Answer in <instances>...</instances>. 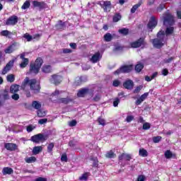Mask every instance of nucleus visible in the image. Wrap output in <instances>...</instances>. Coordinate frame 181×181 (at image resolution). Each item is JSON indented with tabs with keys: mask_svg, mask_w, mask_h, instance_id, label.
<instances>
[{
	"mask_svg": "<svg viewBox=\"0 0 181 181\" xmlns=\"http://www.w3.org/2000/svg\"><path fill=\"white\" fill-rule=\"evenodd\" d=\"M12 100H14V101H18L19 100V94L18 93H13L11 95Z\"/></svg>",
	"mask_w": 181,
	"mask_h": 181,
	"instance_id": "6e6d98bb",
	"label": "nucleus"
},
{
	"mask_svg": "<svg viewBox=\"0 0 181 181\" xmlns=\"http://www.w3.org/2000/svg\"><path fill=\"white\" fill-rule=\"evenodd\" d=\"M137 181H145V175H140L137 177Z\"/></svg>",
	"mask_w": 181,
	"mask_h": 181,
	"instance_id": "774afa93",
	"label": "nucleus"
},
{
	"mask_svg": "<svg viewBox=\"0 0 181 181\" xmlns=\"http://www.w3.org/2000/svg\"><path fill=\"white\" fill-rule=\"evenodd\" d=\"M121 81L118 79L114 80L112 83L113 87H119Z\"/></svg>",
	"mask_w": 181,
	"mask_h": 181,
	"instance_id": "864d4df0",
	"label": "nucleus"
},
{
	"mask_svg": "<svg viewBox=\"0 0 181 181\" xmlns=\"http://www.w3.org/2000/svg\"><path fill=\"white\" fill-rule=\"evenodd\" d=\"M13 67V61H9L2 70V74H6Z\"/></svg>",
	"mask_w": 181,
	"mask_h": 181,
	"instance_id": "6ab92c4d",
	"label": "nucleus"
},
{
	"mask_svg": "<svg viewBox=\"0 0 181 181\" xmlns=\"http://www.w3.org/2000/svg\"><path fill=\"white\" fill-rule=\"evenodd\" d=\"M142 88H144L142 85L136 86V88L133 90L134 94H139Z\"/></svg>",
	"mask_w": 181,
	"mask_h": 181,
	"instance_id": "a18cd8bd",
	"label": "nucleus"
},
{
	"mask_svg": "<svg viewBox=\"0 0 181 181\" xmlns=\"http://www.w3.org/2000/svg\"><path fill=\"white\" fill-rule=\"evenodd\" d=\"M119 33L123 35V36H127L129 34V29L123 28L119 30Z\"/></svg>",
	"mask_w": 181,
	"mask_h": 181,
	"instance_id": "e433bc0d",
	"label": "nucleus"
},
{
	"mask_svg": "<svg viewBox=\"0 0 181 181\" xmlns=\"http://www.w3.org/2000/svg\"><path fill=\"white\" fill-rule=\"evenodd\" d=\"M146 45V41L145 40V37H141L136 41L132 42L130 43V46L132 49H139V47H141V49H145Z\"/></svg>",
	"mask_w": 181,
	"mask_h": 181,
	"instance_id": "7ed1b4c3",
	"label": "nucleus"
},
{
	"mask_svg": "<svg viewBox=\"0 0 181 181\" xmlns=\"http://www.w3.org/2000/svg\"><path fill=\"white\" fill-rule=\"evenodd\" d=\"M53 148H54V143H50L47 146V152L48 153H52L53 152Z\"/></svg>",
	"mask_w": 181,
	"mask_h": 181,
	"instance_id": "37998d69",
	"label": "nucleus"
},
{
	"mask_svg": "<svg viewBox=\"0 0 181 181\" xmlns=\"http://www.w3.org/2000/svg\"><path fill=\"white\" fill-rule=\"evenodd\" d=\"M29 8H30V1L27 0L23 3V6H21V9H29Z\"/></svg>",
	"mask_w": 181,
	"mask_h": 181,
	"instance_id": "58836bf2",
	"label": "nucleus"
},
{
	"mask_svg": "<svg viewBox=\"0 0 181 181\" xmlns=\"http://www.w3.org/2000/svg\"><path fill=\"white\" fill-rule=\"evenodd\" d=\"M164 156H165V158H166V159H170L172 158H173V159L177 158L176 153H172V151H170V150H167L165 152Z\"/></svg>",
	"mask_w": 181,
	"mask_h": 181,
	"instance_id": "4be33fe9",
	"label": "nucleus"
},
{
	"mask_svg": "<svg viewBox=\"0 0 181 181\" xmlns=\"http://www.w3.org/2000/svg\"><path fill=\"white\" fill-rule=\"evenodd\" d=\"M42 151H43V148L42 146H35L33 149V153L34 155H39Z\"/></svg>",
	"mask_w": 181,
	"mask_h": 181,
	"instance_id": "2f4dec72",
	"label": "nucleus"
},
{
	"mask_svg": "<svg viewBox=\"0 0 181 181\" xmlns=\"http://www.w3.org/2000/svg\"><path fill=\"white\" fill-rule=\"evenodd\" d=\"M4 148L10 152H13L18 150V145L13 143H5Z\"/></svg>",
	"mask_w": 181,
	"mask_h": 181,
	"instance_id": "ddd939ff",
	"label": "nucleus"
},
{
	"mask_svg": "<svg viewBox=\"0 0 181 181\" xmlns=\"http://www.w3.org/2000/svg\"><path fill=\"white\" fill-rule=\"evenodd\" d=\"M46 122H47V119L45 118V119H40L38 121V124H40V125H43V124H46Z\"/></svg>",
	"mask_w": 181,
	"mask_h": 181,
	"instance_id": "69168bd1",
	"label": "nucleus"
},
{
	"mask_svg": "<svg viewBox=\"0 0 181 181\" xmlns=\"http://www.w3.org/2000/svg\"><path fill=\"white\" fill-rule=\"evenodd\" d=\"M37 115V117H39V118H43V117H46V112H45L40 109H38Z\"/></svg>",
	"mask_w": 181,
	"mask_h": 181,
	"instance_id": "a19ab883",
	"label": "nucleus"
},
{
	"mask_svg": "<svg viewBox=\"0 0 181 181\" xmlns=\"http://www.w3.org/2000/svg\"><path fill=\"white\" fill-rule=\"evenodd\" d=\"M62 81H63V76L57 74H54L52 75L51 78H49V82L52 84H54L55 86H59V84H61Z\"/></svg>",
	"mask_w": 181,
	"mask_h": 181,
	"instance_id": "6e6552de",
	"label": "nucleus"
},
{
	"mask_svg": "<svg viewBox=\"0 0 181 181\" xmlns=\"http://www.w3.org/2000/svg\"><path fill=\"white\" fill-rule=\"evenodd\" d=\"M98 5H100L104 12H110L111 11L112 4L110 1H99Z\"/></svg>",
	"mask_w": 181,
	"mask_h": 181,
	"instance_id": "1a4fd4ad",
	"label": "nucleus"
},
{
	"mask_svg": "<svg viewBox=\"0 0 181 181\" xmlns=\"http://www.w3.org/2000/svg\"><path fill=\"white\" fill-rule=\"evenodd\" d=\"M118 104H119V98H116L113 102V106L118 107Z\"/></svg>",
	"mask_w": 181,
	"mask_h": 181,
	"instance_id": "0e129e2a",
	"label": "nucleus"
},
{
	"mask_svg": "<svg viewBox=\"0 0 181 181\" xmlns=\"http://www.w3.org/2000/svg\"><path fill=\"white\" fill-rule=\"evenodd\" d=\"M144 64L139 62L136 66H135V71L136 73H141L142 70L144 69Z\"/></svg>",
	"mask_w": 181,
	"mask_h": 181,
	"instance_id": "7c9ffc66",
	"label": "nucleus"
},
{
	"mask_svg": "<svg viewBox=\"0 0 181 181\" xmlns=\"http://www.w3.org/2000/svg\"><path fill=\"white\" fill-rule=\"evenodd\" d=\"M32 107L33 108H35V110H40L42 108V104L39 103V101L33 100L32 103Z\"/></svg>",
	"mask_w": 181,
	"mask_h": 181,
	"instance_id": "cd10ccee",
	"label": "nucleus"
},
{
	"mask_svg": "<svg viewBox=\"0 0 181 181\" xmlns=\"http://www.w3.org/2000/svg\"><path fill=\"white\" fill-rule=\"evenodd\" d=\"M61 160L62 162H68L69 158H67V154L66 153L62 154L61 157Z\"/></svg>",
	"mask_w": 181,
	"mask_h": 181,
	"instance_id": "5fc2aeb1",
	"label": "nucleus"
},
{
	"mask_svg": "<svg viewBox=\"0 0 181 181\" xmlns=\"http://www.w3.org/2000/svg\"><path fill=\"white\" fill-rule=\"evenodd\" d=\"M47 140V136H45L43 134H38L34 136H32L30 138V141L34 142V144H39L40 142H45V141Z\"/></svg>",
	"mask_w": 181,
	"mask_h": 181,
	"instance_id": "423d86ee",
	"label": "nucleus"
},
{
	"mask_svg": "<svg viewBox=\"0 0 181 181\" xmlns=\"http://www.w3.org/2000/svg\"><path fill=\"white\" fill-rule=\"evenodd\" d=\"M57 30H63L66 28V22H63L62 20L58 21V23L55 25Z\"/></svg>",
	"mask_w": 181,
	"mask_h": 181,
	"instance_id": "5701e85b",
	"label": "nucleus"
},
{
	"mask_svg": "<svg viewBox=\"0 0 181 181\" xmlns=\"http://www.w3.org/2000/svg\"><path fill=\"white\" fill-rule=\"evenodd\" d=\"M103 38H104L105 42H111V40H112V39H113V37H112V35H111V33H107L104 35Z\"/></svg>",
	"mask_w": 181,
	"mask_h": 181,
	"instance_id": "f704fd0d",
	"label": "nucleus"
},
{
	"mask_svg": "<svg viewBox=\"0 0 181 181\" xmlns=\"http://www.w3.org/2000/svg\"><path fill=\"white\" fill-rule=\"evenodd\" d=\"M41 71L45 74H50L53 71V68L51 65L44 64L41 68Z\"/></svg>",
	"mask_w": 181,
	"mask_h": 181,
	"instance_id": "f3484780",
	"label": "nucleus"
},
{
	"mask_svg": "<svg viewBox=\"0 0 181 181\" xmlns=\"http://www.w3.org/2000/svg\"><path fill=\"white\" fill-rule=\"evenodd\" d=\"M18 21L19 18L18 16L13 15L5 21L4 25H6V26H15V25H17Z\"/></svg>",
	"mask_w": 181,
	"mask_h": 181,
	"instance_id": "0eeeda50",
	"label": "nucleus"
},
{
	"mask_svg": "<svg viewBox=\"0 0 181 181\" xmlns=\"http://www.w3.org/2000/svg\"><path fill=\"white\" fill-rule=\"evenodd\" d=\"M3 100H9V92H8L6 90H4V93L2 94Z\"/></svg>",
	"mask_w": 181,
	"mask_h": 181,
	"instance_id": "49530a36",
	"label": "nucleus"
},
{
	"mask_svg": "<svg viewBox=\"0 0 181 181\" xmlns=\"http://www.w3.org/2000/svg\"><path fill=\"white\" fill-rule=\"evenodd\" d=\"M148 95H149V93H144L143 95H141L140 96V98H141V100L143 101H145V100H146V98H148Z\"/></svg>",
	"mask_w": 181,
	"mask_h": 181,
	"instance_id": "052dcab7",
	"label": "nucleus"
},
{
	"mask_svg": "<svg viewBox=\"0 0 181 181\" xmlns=\"http://www.w3.org/2000/svg\"><path fill=\"white\" fill-rule=\"evenodd\" d=\"M3 175H12L13 173V169L9 167H5L2 170Z\"/></svg>",
	"mask_w": 181,
	"mask_h": 181,
	"instance_id": "bb28decb",
	"label": "nucleus"
},
{
	"mask_svg": "<svg viewBox=\"0 0 181 181\" xmlns=\"http://www.w3.org/2000/svg\"><path fill=\"white\" fill-rule=\"evenodd\" d=\"M100 100H101V95H100V94L95 95L93 98V101H95V103H98Z\"/></svg>",
	"mask_w": 181,
	"mask_h": 181,
	"instance_id": "bf43d9fd",
	"label": "nucleus"
},
{
	"mask_svg": "<svg viewBox=\"0 0 181 181\" xmlns=\"http://www.w3.org/2000/svg\"><path fill=\"white\" fill-rule=\"evenodd\" d=\"M88 93H90V89L87 88H83L78 90L76 95L77 97L83 98V97H86V95H87Z\"/></svg>",
	"mask_w": 181,
	"mask_h": 181,
	"instance_id": "a211bd4d",
	"label": "nucleus"
},
{
	"mask_svg": "<svg viewBox=\"0 0 181 181\" xmlns=\"http://www.w3.org/2000/svg\"><path fill=\"white\" fill-rule=\"evenodd\" d=\"M88 179V175L87 173H83L82 175V176H81L79 177V180H81V181H83V180L87 181Z\"/></svg>",
	"mask_w": 181,
	"mask_h": 181,
	"instance_id": "603ef678",
	"label": "nucleus"
},
{
	"mask_svg": "<svg viewBox=\"0 0 181 181\" xmlns=\"http://www.w3.org/2000/svg\"><path fill=\"white\" fill-rule=\"evenodd\" d=\"M40 71V68L39 66H35L34 64L30 63V68H29V74H39V72Z\"/></svg>",
	"mask_w": 181,
	"mask_h": 181,
	"instance_id": "f8f14e48",
	"label": "nucleus"
},
{
	"mask_svg": "<svg viewBox=\"0 0 181 181\" xmlns=\"http://www.w3.org/2000/svg\"><path fill=\"white\" fill-rule=\"evenodd\" d=\"M165 8V4H161L157 7V12H162Z\"/></svg>",
	"mask_w": 181,
	"mask_h": 181,
	"instance_id": "13d9d810",
	"label": "nucleus"
},
{
	"mask_svg": "<svg viewBox=\"0 0 181 181\" xmlns=\"http://www.w3.org/2000/svg\"><path fill=\"white\" fill-rule=\"evenodd\" d=\"M142 103H144V100H142V98L140 97L139 98H138L136 102H135V105H141V104H142Z\"/></svg>",
	"mask_w": 181,
	"mask_h": 181,
	"instance_id": "e2e57ef3",
	"label": "nucleus"
},
{
	"mask_svg": "<svg viewBox=\"0 0 181 181\" xmlns=\"http://www.w3.org/2000/svg\"><path fill=\"white\" fill-rule=\"evenodd\" d=\"M28 64H29V59H23V62L20 64V67L21 69H25V67H26Z\"/></svg>",
	"mask_w": 181,
	"mask_h": 181,
	"instance_id": "4c0bfd02",
	"label": "nucleus"
},
{
	"mask_svg": "<svg viewBox=\"0 0 181 181\" xmlns=\"http://www.w3.org/2000/svg\"><path fill=\"white\" fill-rule=\"evenodd\" d=\"M105 158H107V159H113L114 158L117 157V154H115L114 153V151H112V150H110V151H107L105 155Z\"/></svg>",
	"mask_w": 181,
	"mask_h": 181,
	"instance_id": "a878e982",
	"label": "nucleus"
},
{
	"mask_svg": "<svg viewBox=\"0 0 181 181\" xmlns=\"http://www.w3.org/2000/svg\"><path fill=\"white\" fill-rule=\"evenodd\" d=\"M98 122L99 125H102L103 127H105V119H104L103 117H98Z\"/></svg>",
	"mask_w": 181,
	"mask_h": 181,
	"instance_id": "8fccbe9b",
	"label": "nucleus"
},
{
	"mask_svg": "<svg viewBox=\"0 0 181 181\" xmlns=\"http://www.w3.org/2000/svg\"><path fill=\"white\" fill-rule=\"evenodd\" d=\"M26 86H29L30 90L34 91L35 94H37L40 93V85L37 83V80L36 79H29V77H26L21 87L23 88H25Z\"/></svg>",
	"mask_w": 181,
	"mask_h": 181,
	"instance_id": "f257e3e1",
	"label": "nucleus"
},
{
	"mask_svg": "<svg viewBox=\"0 0 181 181\" xmlns=\"http://www.w3.org/2000/svg\"><path fill=\"white\" fill-rule=\"evenodd\" d=\"M25 160L26 163H33L36 160V157L35 156H31L27 158H25Z\"/></svg>",
	"mask_w": 181,
	"mask_h": 181,
	"instance_id": "79ce46f5",
	"label": "nucleus"
},
{
	"mask_svg": "<svg viewBox=\"0 0 181 181\" xmlns=\"http://www.w3.org/2000/svg\"><path fill=\"white\" fill-rule=\"evenodd\" d=\"M142 5V0H141L137 4H135L131 8V13H135L136 12V9L139 8Z\"/></svg>",
	"mask_w": 181,
	"mask_h": 181,
	"instance_id": "473e14b6",
	"label": "nucleus"
},
{
	"mask_svg": "<svg viewBox=\"0 0 181 181\" xmlns=\"http://www.w3.org/2000/svg\"><path fill=\"white\" fill-rule=\"evenodd\" d=\"M134 86H135V83H134V81L131 79H127L123 82V88L125 90H133Z\"/></svg>",
	"mask_w": 181,
	"mask_h": 181,
	"instance_id": "9b49d317",
	"label": "nucleus"
},
{
	"mask_svg": "<svg viewBox=\"0 0 181 181\" xmlns=\"http://www.w3.org/2000/svg\"><path fill=\"white\" fill-rule=\"evenodd\" d=\"M158 76V72H154L152 76L150 77L149 76H145V80L146 81H152V80H153V78H155V77Z\"/></svg>",
	"mask_w": 181,
	"mask_h": 181,
	"instance_id": "c9c22d12",
	"label": "nucleus"
},
{
	"mask_svg": "<svg viewBox=\"0 0 181 181\" xmlns=\"http://www.w3.org/2000/svg\"><path fill=\"white\" fill-rule=\"evenodd\" d=\"M57 103L58 104H64L65 105H67V104L73 103V99L70 98V97L59 98L57 100Z\"/></svg>",
	"mask_w": 181,
	"mask_h": 181,
	"instance_id": "2eb2a0df",
	"label": "nucleus"
},
{
	"mask_svg": "<svg viewBox=\"0 0 181 181\" xmlns=\"http://www.w3.org/2000/svg\"><path fill=\"white\" fill-rule=\"evenodd\" d=\"M19 87H21V86L18 84L11 85L10 87V93L11 94H15V93H18V91H19Z\"/></svg>",
	"mask_w": 181,
	"mask_h": 181,
	"instance_id": "b1692460",
	"label": "nucleus"
},
{
	"mask_svg": "<svg viewBox=\"0 0 181 181\" xmlns=\"http://www.w3.org/2000/svg\"><path fill=\"white\" fill-rule=\"evenodd\" d=\"M143 129H144L145 131H147L148 129H151V123L149 122L144 123Z\"/></svg>",
	"mask_w": 181,
	"mask_h": 181,
	"instance_id": "3c124183",
	"label": "nucleus"
},
{
	"mask_svg": "<svg viewBox=\"0 0 181 181\" xmlns=\"http://www.w3.org/2000/svg\"><path fill=\"white\" fill-rule=\"evenodd\" d=\"M118 159L119 160H124V159H125V160L129 162V160L132 159V156H131V154L122 153L118 156Z\"/></svg>",
	"mask_w": 181,
	"mask_h": 181,
	"instance_id": "aec40b11",
	"label": "nucleus"
},
{
	"mask_svg": "<svg viewBox=\"0 0 181 181\" xmlns=\"http://www.w3.org/2000/svg\"><path fill=\"white\" fill-rule=\"evenodd\" d=\"M32 4L34 8H39V9H45L47 6L45 1H33Z\"/></svg>",
	"mask_w": 181,
	"mask_h": 181,
	"instance_id": "dca6fc26",
	"label": "nucleus"
},
{
	"mask_svg": "<svg viewBox=\"0 0 181 181\" xmlns=\"http://www.w3.org/2000/svg\"><path fill=\"white\" fill-rule=\"evenodd\" d=\"M122 16H121V13H115V15L113 16L112 18V21L116 23L117 22H119V20L122 19Z\"/></svg>",
	"mask_w": 181,
	"mask_h": 181,
	"instance_id": "c756f323",
	"label": "nucleus"
},
{
	"mask_svg": "<svg viewBox=\"0 0 181 181\" xmlns=\"http://www.w3.org/2000/svg\"><path fill=\"white\" fill-rule=\"evenodd\" d=\"M160 141H162V136H157L153 138V142H154V144H159Z\"/></svg>",
	"mask_w": 181,
	"mask_h": 181,
	"instance_id": "de8ad7c7",
	"label": "nucleus"
},
{
	"mask_svg": "<svg viewBox=\"0 0 181 181\" xmlns=\"http://www.w3.org/2000/svg\"><path fill=\"white\" fill-rule=\"evenodd\" d=\"M156 26H158V19H156V17L155 16H151L147 24V28L152 32Z\"/></svg>",
	"mask_w": 181,
	"mask_h": 181,
	"instance_id": "9d476101",
	"label": "nucleus"
},
{
	"mask_svg": "<svg viewBox=\"0 0 181 181\" xmlns=\"http://www.w3.org/2000/svg\"><path fill=\"white\" fill-rule=\"evenodd\" d=\"M90 160H93V168H98V160L91 158Z\"/></svg>",
	"mask_w": 181,
	"mask_h": 181,
	"instance_id": "680f3d73",
	"label": "nucleus"
},
{
	"mask_svg": "<svg viewBox=\"0 0 181 181\" xmlns=\"http://www.w3.org/2000/svg\"><path fill=\"white\" fill-rule=\"evenodd\" d=\"M23 37L24 39H26L27 42H32V40L33 39V37L28 33L23 35Z\"/></svg>",
	"mask_w": 181,
	"mask_h": 181,
	"instance_id": "c03bdc74",
	"label": "nucleus"
},
{
	"mask_svg": "<svg viewBox=\"0 0 181 181\" xmlns=\"http://www.w3.org/2000/svg\"><path fill=\"white\" fill-rule=\"evenodd\" d=\"M102 58L103 55H101V53H100V52H97L90 59V62H91V63L95 64L98 62H100Z\"/></svg>",
	"mask_w": 181,
	"mask_h": 181,
	"instance_id": "4468645a",
	"label": "nucleus"
},
{
	"mask_svg": "<svg viewBox=\"0 0 181 181\" xmlns=\"http://www.w3.org/2000/svg\"><path fill=\"white\" fill-rule=\"evenodd\" d=\"M163 24L168 26H173L175 25V19L170 13H165L163 16Z\"/></svg>",
	"mask_w": 181,
	"mask_h": 181,
	"instance_id": "39448f33",
	"label": "nucleus"
},
{
	"mask_svg": "<svg viewBox=\"0 0 181 181\" xmlns=\"http://www.w3.org/2000/svg\"><path fill=\"white\" fill-rule=\"evenodd\" d=\"M170 27H168L165 29V35L166 36H169V35H173V33L175 32V28L172 27V25H170Z\"/></svg>",
	"mask_w": 181,
	"mask_h": 181,
	"instance_id": "c85d7f7f",
	"label": "nucleus"
},
{
	"mask_svg": "<svg viewBox=\"0 0 181 181\" xmlns=\"http://www.w3.org/2000/svg\"><path fill=\"white\" fill-rule=\"evenodd\" d=\"M156 36L157 38L152 40L153 46L156 47V49H162L165 45L163 43L165 40V31L163 30H160Z\"/></svg>",
	"mask_w": 181,
	"mask_h": 181,
	"instance_id": "f03ea898",
	"label": "nucleus"
},
{
	"mask_svg": "<svg viewBox=\"0 0 181 181\" xmlns=\"http://www.w3.org/2000/svg\"><path fill=\"white\" fill-rule=\"evenodd\" d=\"M0 35L1 36H6V37H8V36H11V35H12V33L8 30H4L0 33Z\"/></svg>",
	"mask_w": 181,
	"mask_h": 181,
	"instance_id": "ea45409f",
	"label": "nucleus"
},
{
	"mask_svg": "<svg viewBox=\"0 0 181 181\" xmlns=\"http://www.w3.org/2000/svg\"><path fill=\"white\" fill-rule=\"evenodd\" d=\"M175 57H171L167 59H164V63L168 64V63H172L173 60H175Z\"/></svg>",
	"mask_w": 181,
	"mask_h": 181,
	"instance_id": "4d7b16f0",
	"label": "nucleus"
},
{
	"mask_svg": "<svg viewBox=\"0 0 181 181\" xmlns=\"http://www.w3.org/2000/svg\"><path fill=\"white\" fill-rule=\"evenodd\" d=\"M127 122H131V121H134V116L132 115H129L126 118Z\"/></svg>",
	"mask_w": 181,
	"mask_h": 181,
	"instance_id": "338daca9",
	"label": "nucleus"
},
{
	"mask_svg": "<svg viewBox=\"0 0 181 181\" xmlns=\"http://www.w3.org/2000/svg\"><path fill=\"white\" fill-rule=\"evenodd\" d=\"M7 81H9L10 83H13V81H15V76L13 74L8 75Z\"/></svg>",
	"mask_w": 181,
	"mask_h": 181,
	"instance_id": "09e8293b",
	"label": "nucleus"
},
{
	"mask_svg": "<svg viewBox=\"0 0 181 181\" xmlns=\"http://www.w3.org/2000/svg\"><path fill=\"white\" fill-rule=\"evenodd\" d=\"M16 47V42H14L9 45L7 48L4 49V52L6 54H11V53H13L15 52V47Z\"/></svg>",
	"mask_w": 181,
	"mask_h": 181,
	"instance_id": "412c9836",
	"label": "nucleus"
},
{
	"mask_svg": "<svg viewBox=\"0 0 181 181\" xmlns=\"http://www.w3.org/2000/svg\"><path fill=\"white\" fill-rule=\"evenodd\" d=\"M134 70V66L133 65H123L119 69H117L114 74L115 76H118L119 74H125L127 73H131V71Z\"/></svg>",
	"mask_w": 181,
	"mask_h": 181,
	"instance_id": "20e7f679",
	"label": "nucleus"
},
{
	"mask_svg": "<svg viewBox=\"0 0 181 181\" xmlns=\"http://www.w3.org/2000/svg\"><path fill=\"white\" fill-rule=\"evenodd\" d=\"M33 64H35L37 67L41 69L43 64V59H42V57H37L35 59V62H33Z\"/></svg>",
	"mask_w": 181,
	"mask_h": 181,
	"instance_id": "393cba45",
	"label": "nucleus"
},
{
	"mask_svg": "<svg viewBox=\"0 0 181 181\" xmlns=\"http://www.w3.org/2000/svg\"><path fill=\"white\" fill-rule=\"evenodd\" d=\"M139 156L142 158H146L148 156V151L145 148H140L139 151Z\"/></svg>",
	"mask_w": 181,
	"mask_h": 181,
	"instance_id": "72a5a7b5",
	"label": "nucleus"
}]
</instances>
